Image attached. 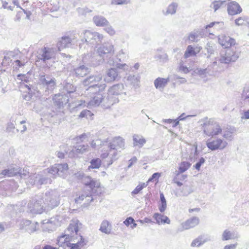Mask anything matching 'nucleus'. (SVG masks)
<instances>
[{
	"instance_id": "f257e3e1",
	"label": "nucleus",
	"mask_w": 249,
	"mask_h": 249,
	"mask_svg": "<svg viewBox=\"0 0 249 249\" xmlns=\"http://www.w3.org/2000/svg\"><path fill=\"white\" fill-rule=\"evenodd\" d=\"M204 134L208 136L213 137L222 133V128L216 121L210 119L201 124Z\"/></svg>"
},
{
	"instance_id": "f03ea898",
	"label": "nucleus",
	"mask_w": 249,
	"mask_h": 249,
	"mask_svg": "<svg viewBox=\"0 0 249 249\" xmlns=\"http://www.w3.org/2000/svg\"><path fill=\"white\" fill-rule=\"evenodd\" d=\"M207 146L211 150L223 149L227 145V142L223 139L217 138L214 140H209L206 143Z\"/></svg>"
},
{
	"instance_id": "7ed1b4c3",
	"label": "nucleus",
	"mask_w": 249,
	"mask_h": 249,
	"mask_svg": "<svg viewBox=\"0 0 249 249\" xmlns=\"http://www.w3.org/2000/svg\"><path fill=\"white\" fill-rule=\"evenodd\" d=\"M218 42L224 48H231L235 44L234 39L223 34L218 36Z\"/></svg>"
},
{
	"instance_id": "20e7f679",
	"label": "nucleus",
	"mask_w": 249,
	"mask_h": 249,
	"mask_svg": "<svg viewBox=\"0 0 249 249\" xmlns=\"http://www.w3.org/2000/svg\"><path fill=\"white\" fill-rule=\"evenodd\" d=\"M76 238L69 234H62L57 238V243L61 246H68L71 242H75Z\"/></svg>"
},
{
	"instance_id": "39448f33",
	"label": "nucleus",
	"mask_w": 249,
	"mask_h": 249,
	"mask_svg": "<svg viewBox=\"0 0 249 249\" xmlns=\"http://www.w3.org/2000/svg\"><path fill=\"white\" fill-rule=\"evenodd\" d=\"M201 50L202 48L198 45L195 46L189 45L184 53V57L185 58H187L191 56H196L197 54L200 53Z\"/></svg>"
},
{
	"instance_id": "423d86ee",
	"label": "nucleus",
	"mask_w": 249,
	"mask_h": 249,
	"mask_svg": "<svg viewBox=\"0 0 249 249\" xmlns=\"http://www.w3.org/2000/svg\"><path fill=\"white\" fill-rule=\"evenodd\" d=\"M199 223V220L196 217H192L181 224V228L183 230L193 228L197 226Z\"/></svg>"
},
{
	"instance_id": "0eeeda50",
	"label": "nucleus",
	"mask_w": 249,
	"mask_h": 249,
	"mask_svg": "<svg viewBox=\"0 0 249 249\" xmlns=\"http://www.w3.org/2000/svg\"><path fill=\"white\" fill-rule=\"evenodd\" d=\"M227 10L229 14L235 15L242 12V8L240 5L235 2H231L228 4Z\"/></svg>"
},
{
	"instance_id": "6e6552de",
	"label": "nucleus",
	"mask_w": 249,
	"mask_h": 249,
	"mask_svg": "<svg viewBox=\"0 0 249 249\" xmlns=\"http://www.w3.org/2000/svg\"><path fill=\"white\" fill-rule=\"evenodd\" d=\"M81 226V224L79 220L76 219L72 220L67 228V230L71 234L74 233L77 234Z\"/></svg>"
},
{
	"instance_id": "1a4fd4ad",
	"label": "nucleus",
	"mask_w": 249,
	"mask_h": 249,
	"mask_svg": "<svg viewBox=\"0 0 249 249\" xmlns=\"http://www.w3.org/2000/svg\"><path fill=\"white\" fill-rule=\"evenodd\" d=\"M79 239L75 242H72L68 245L70 249H80V248L83 247L85 244V239L81 235L78 236Z\"/></svg>"
},
{
	"instance_id": "9d476101",
	"label": "nucleus",
	"mask_w": 249,
	"mask_h": 249,
	"mask_svg": "<svg viewBox=\"0 0 249 249\" xmlns=\"http://www.w3.org/2000/svg\"><path fill=\"white\" fill-rule=\"evenodd\" d=\"M94 24L97 26L103 27L107 26L108 24L107 20L103 17L96 16L93 18Z\"/></svg>"
},
{
	"instance_id": "9b49d317",
	"label": "nucleus",
	"mask_w": 249,
	"mask_h": 249,
	"mask_svg": "<svg viewBox=\"0 0 249 249\" xmlns=\"http://www.w3.org/2000/svg\"><path fill=\"white\" fill-rule=\"evenodd\" d=\"M89 178V181H88L85 184L86 186H89L91 190L92 193H95L96 189L100 187V182L91 179V178L88 177Z\"/></svg>"
},
{
	"instance_id": "f8f14e48",
	"label": "nucleus",
	"mask_w": 249,
	"mask_h": 249,
	"mask_svg": "<svg viewBox=\"0 0 249 249\" xmlns=\"http://www.w3.org/2000/svg\"><path fill=\"white\" fill-rule=\"evenodd\" d=\"M153 217L159 224L165 223L170 224V220L168 217L158 213H155L153 215Z\"/></svg>"
},
{
	"instance_id": "ddd939ff",
	"label": "nucleus",
	"mask_w": 249,
	"mask_h": 249,
	"mask_svg": "<svg viewBox=\"0 0 249 249\" xmlns=\"http://www.w3.org/2000/svg\"><path fill=\"white\" fill-rule=\"evenodd\" d=\"M134 144L135 146L142 147L146 142V140L142 135L135 134L133 137Z\"/></svg>"
},
{
	"instance_id": "4468645a",
	"label": "nucleus",
	"mask_w": 249,
	"mask_h": 249,
	"mask_svg": "<svg viewBox=\"0 0 249 249\" xmlns=\"http://www.w3.org/2000/svg\"><path fill=\"white\" fill-rule=\"evenodd\" d=\"M117 71L115 69L111 68L109 69L107 73L106 81L107 82H110L114 81L117 77Z\"/></svg>"
},
{
	"instance_id": "2eb2a0df",
	"label": "nucleus",
	"mask_w": 249,
	"mask_h": 249,
	"mask_svg": "<svg viewBox=\"0 0 249 249\" xmlns=\"http://www.w3.org/2000/svg\"><path fill=\"white\" fill-rule=\"evenodd\" d=\"M52 49L48 47H44L41 49V57L43 60L46 61L52 58Z\"/></svg>"
},
{
	"instance_id": "dca6fc26",
	"label": "nucleus",
	"mask_w": 249,
	"mask_h": 249,
	"mask_svg": "<svg viewBox=\"0 0 249 249\" xmlns=\"http://www.w3.org/2000/svg\"><path fill=\"white\" fill-rule=\"evenodd\" d=\"M191 166V164L188 161H182L178 166L177 175L182 174L187 171Z\"/></svg>"
},
{
	"instance_id": "f3484780",
	"label": "nucleus",
	"mask_w": 249,
	"mask_h": 249,
	"mask_svg": "<svg viewBox=\"0 0 249 249\" xmlns=\"http://www.w3.org/2000/svg\"><path fill=\"white\" fill-rule=\"evenodd\" d=\"M168 82V79L158 77L154 81V85L157 89L164 87Z\"/></svg>"
},
{
	"instance_id": "a211bd4d",
	"label": "nucleus",
	"mask_w": 249,
	"mask_h": 249,
	"mask_svg": "<svg viewBox=\"0 0 249 249\" xmlns=\"http://www.w3.org/2000/svg\"><path fill=\"white\" fill-rule=\"evenodd\" d=\"M235 23L237 26H249V19L245 17H239L235 20Z\"/></svg>"
},
{
	"instance_id": "6ab92c4d",
	"label": "nucleus",
	"mask_w": 249,
	"mask_h": 249,
	"mask_svg": "<svg viewBox=\"0 0 249 249\" xmlns=\"http://www.w3.org/2000/svg\"><path fill=\"white\" fill-rule=\"evenodd\" d=\"M100 230L105 233H109L111 230V226L108 221L104 220L102 222Z\"/></svg>"
},
{
	"instance_id": "aec40b11",
	"label": "nucleus",
	"mask_w": 249,
	"mask_h": 249,
	"mask_svg": "<svg viewBox=\"0 0 249 249\" xmlns=\"http://www.w3.org/2000/svg\"><path fill=\"white\" fill-rule=\"evenodd\" d=\"M89 146L86 145H79L75 147L74 149L72 150V152L74 154L83 153L88 150Z\"/></svg>"
},
{
	"instance_id": "412c9836",
	"label": "nucleus",
	"mask_w": 249,
	"mask_h": 249,
	"mask_svg": "<svg viewBox=\"0 0 249 249\" xmlns=\"http://www.w3.org/2000/svg\"><path fill=\"white\" fill-rule=\"evenodd\" d=\"M102 164V161L99 158L93 159L90 161V165L89 166V169H98Z\"/></svg>"
},
{
	"instance_id": "4be33fe9",
	"label": "nucleus",
	"mask_w": 249,
	"mask_h": 249,
	"mask_svg": "<svg viewBox=\"0 0 249 249\" xmlns=\"http://www.w3.org/2000/svg\"><path fill=\"white\" fill-rule=\"evenodd\" d=\"M124 224L127 227H130L131 228L134 229L137 227V224L136 223L134 219L131 217H127L124 221Z\"/></svg>"
},
{
	"instance_id": "5701e85b",
	"label": "nucleus",
	"mask_w": 249,
	"mask_h": 249,
	"mask_svg": "<svg viewBox=\"0 0 249 249\" xmlns=\"http://www.w3.org/2000/svg\"><path fill=\"white\" fill-rule=\"evenodd\" d=\"M76 143H80L81 142H86L88 141L89 137L86 133H83L79 136H76L74 138Z\"/></svg>"
},
{
	"instance_id": "b1692460",
	"label": "nucleus",
	"mask_w": 249,
	"mask_h": 249,
	"mask_svg": "<svg viewBox=\"0 0 249 249\" xmlns=\"http://www.w3.org/2000/svg\"><path fill=\"white\" fill-rule=\"evenodd\" d=\"M58 175L66 172L68 170V165L67 163L57 164Z\"/></svg>"
},
{
	"instance_id": "393cba45",
	"label": "nucleus",
	"mask_w": 249,
	"mask_h": 249,
	"mask_svg": "<svg viewBox=\"0 0 249 249\" xmlns=\"http://www.w3.org/2000/svg\"><path fill=\"white\" fill-rule=\"evenodd\" d=\"M93 115V113L89 110L85 109L83 110L79 114V118H91L92 116Z\"/></svg>"
},
{
	"instance_id": "a878e982",
	"label": "nucleus",
	"mask_w": 249,
	"mask_h": 249,
	"mask_svg": "<svg viewBox=\"0 0 249 249\" xmlns=\"http://www.w3.org/2000/svg\"><path fill=\"white\" fill-rule=\"evenodd\" d=\"M102 80V77L100 76H90L89 78H87L85 82V83L90 82V83L92 82H99Z\"/></svg>"
},
{
	"instance_id": "bb28decb",
	"label": "nucleus",
	"mask_w": 249,
	"mask_h": 249,
	"mask_svg": "<svg viewBox=\"0 0 249 249\" xmlns=\"http://www.w3.org/2000/svg\"><path fill=\"white\" fill-rule=\"evenodd\" d=\"M16 173L14 172V171L10 170L9 169H5L3 171H2L1 173V175L3 176V177H13L16 175Z\"/></svg>"
},
{
	"instance_id": "cd10ccee",
	"label": "nucleus",
	"mask_w": 249,
	"mask_h": 249,
	"mask_svg": "<svg viewBox=\"0 0 249 249\" xmlns=\"http://www.w3.org/2000/svg\"><path fill=\"white\" fill-rule=\"evenodd\" d=\"M182 115L180 116L178 119H167L166 122L168 124H172V126L175 127L179 124V120H182L183 118H181Z\"/></svg>"
},
{
	"instance_id": "c85d7f7f",
	"label": "nucleus",
	"mask_w": 249,
	"mask_h": 249,
	"mask_svg": "<svg viewBox=\"0 0 249 249\" xmlns=\"http://www.w3.org/2000/svg\"><path fill=\"white\" fill-rule=\"evenodd\" d=\"M58 165L57 164H55L54 165L52 166L51 167L48 168V172L53 175H58Z\"/></svg>"
},
{
	"instance_id": "c756f323",
	"label": "nucleus",
	"mask_w": 249,
	"mask_h": 249,
	"mask_svg": "<svg viewBox=\"0 0 249 249\" xmlns=\"http://www.w3.org/2000/svg\"><path fill=\"white\" fill-rule=\"evenodd\" d=\"M223 3V1H214L212 3L211 7L214 10V11H216L221 7Z\"/></svg>"
},
{
	"instance_id": "7c9ffc66",
	"label": "nucleus",
	"mask_w": 249,
	"mask_h": 249,
	"mask_svg": "<svg viewBox=\"0 0 249 249\" xmlns=\"http://www.w3.org/2000/svg\"><path fill=\"white\" fill-rule=\"evenodd\" d=\"M177 5L175 3H172L169 5L166 11L167 14H173L175 13L177 10Z\"/></svg>"
},
{
	"instance_id": "2f4dec72",
	"label": "nucleus",
	"mask_w": 249,
	"mask_h": 249,
	"mask_svg": "<svg viewBox=\"0 0 249 249\" xmlns=\"http://www.w3.org/2000/svg\"><path fill=\"white\" fill-rule=\"evenodd\" d=\"M146 186V184L145 183H143L142 184H139L138 185L134 190L132 191V193L133 194H138L143 188Z\"/></svg>"
},
{
	"instance_id": "473e14b6",
	"label": "nucleus",
	"mask_w": 249,
	"mask_h": 249,
	"mask_svg": "<svg viewBox=\"0 0 249 249\" xmlns=\"http://www.w3.org/2000/svg\"><path fill=\"white\" fill-rule=\"evenodd\" d=\"M223 240H228L231 238V233L230 231L228 230H225L223 233Z\"/></svg>"
},
{
	"instance_id": "72a5a7b5",
	"label": "nucleus",
	"mask_w": 249,
	"mask_h": 249,
	"mask_svg": "<svg viewBox=\"0 0 249 249\" xmlns=\"http://www.w3.org/2000/svg\"><path fill=\"white\" fill-rule=\"evenodd\" d=\"M71 42V40L70 38L68 36H64L62 37L61 38V43L62 44H64V47H66V45L67 44H70Z\"/></svg>"
},
{
	"instance_id": "f704fd0d",
	"label": "nucleus",
	"mask_w": 249,
	"mask_h": 249,
	"mask_svg": "<svg viewBox=\"0 0 249 249\" xmlns=\"http://www.w3.org/2000/svg\"><path fill=\"white\" fill-rule=\"evenodd\" d=\"M160 176V174L159 173H155L153 174L152 177L149 178L148 180V182H151L154 179L157 180V181H158L159 178Z\"/></svg>"
},
{
	"instance_id": "c9c22d12",
	"label": "nucleus",
	"mask_w": 249,
	"mask_h": 249,
	"mask_svg": "<svg viewBox=\"0 0 249 249\" xmlns=\"http://www.w3.org/2000/svg\"><path fill=\"white\" fill-rule=\"evenodd\" d=\"M205 162V160L204 158H201L199 161L197 162L195 165V168L196 169H197L198 171L200 170V167L202 164H203Z\"/></svg>"
},
{
	"instance_id": "e433bc0d",
	"label": "nucleus",
	"mask_w": 249,
	"mask_h": 249,
	"mask_svg": "<svg viewBox=\"0 0 249 249\" xmlns=\"http://www.w3.org/2000/svg\"><path fill=\"white\" fill-rule=\"evenodd\" d=\"M138 222H140L141 224H144V223H151L153 222L152 219L149 218L145 217L143 219H140L138 220Z\"/></svg>"
},
{
	"instance_id": "4c0bfd02",
	"label": "nucleus",
	"mask_w": 249,
	"mask_h": 249,
	"mask_svg": "<svg viewBox=\"0 0 249 249\" xmlns=\"http://www.w3.org/2000/svg\"><path fill=\"white\" fill-rule=\"evenodd\" d=\"M200 245H201V242L200 241V240L199 239H197L194 240L191 244V246L192 247L199 246Z\"/></svg>"
},
{
	"instance_id": "58836bf2",
	"label": "nucleus",
	"mask_w": 249,
	"mask_h": 249,
	"mask_svg": "<svg viewBox=\"0 0 249 249\" xmlns=\"http://www.w3.org/2000/svg\"><path fill=\"white\" fill-rule=\"evenodd\" d=\"M179 69V71L185 73H187L189 71V69L186 66H180Z\"/></svg>"
},
{
	"instance_id": "ea45409f",
	"label": "nucleus",
	"mask_w": 249,
	"mask_h": 249,
	"mask_svg": "<svg viewBox=\"0 0 249 249\" xmlns=\"http://www.w3.org/2000/svg\"><path fill=\"white\" fill-rule=\"evenodd\" d=\"M106 31L111 35H113L115 34L114 30L111 26L106 28Z\"/></svg>"
},
{
	"instance_id": "a19ab883",
	"label": "nucleus",
	"mask_w": 249,
	"mask_h": 249,
	"mask_svg": "<svg viewBox=\"0 0 249 249\" xmlns=\"http://www.w3.org/2000/svg\"><path fill=\"white\" fill-rule=\"evenodd\" d=\"M166 208V202L161 203V205L159 207V210L161 212L165 211Z\"/></svg>"
},
{
	"instance_id": "79ce46f5",
	"label": "nucleus",
	"mask_w": 249,
	"mask_h": 249,
	"mask_svg": "<svg viewBox=\"0 0 249 249\" xmlns=\"http://www.w3.org/2000/svg\"><path fill=\"white\" fill-rule=\"evenodd\" d=\"M236 245L237 244L227 245L224 247V249H235Z\"/></svg>"
},
{
	"instance_id": "37998d69",
	"label": "nucleus",
	"mask_w": 249,
	"mask_h": 249,
	"mask_svg": "<svg viewBox=\"0 0 249 249\" xmlns=\"http://www.w3.org/2000/svg\"><path fill=\"white\" fill-rule=\"evenodd\" d=\"M98 141H100L99 140H96V141L95 140H92L90 142V145L91 146V147L92 148H95L96 147V146H97V144H96V142H98Z\"/></svg>"
},
{
	"instance_id": "c03bdc74",
	"label": "nucleus",
	"mask_w": 249,
	"mask_h": 249,
	"mask_svg": "<svg viewBox=\"0 0 249 249\" xmlns=\"http://www.w3.org/2000/svg\"><path fill=\"white\" fill-rule=\"evenodd\" d=\"M15 63L17 64V66L18 67H20L21 66H23L25 65L24 62H21V61L19 60H17L15 61Z\"/></svg>"
},
{
	"instance_id": "a18cd8bd",
	"label": "nucleus",
	"mask_w": 249,
	"mask_h": 249,
	"mask_svg": "<svg viewBox=\"0 0 249 249\" xmlns=\"http://www.w3.org/2000/svg\"><path fill=\"white\" fill-rule=\"evenodd\" d=\"M2 7L5 9H9L12 10L11 7L8 5V3L5 1H2Z\"/></svg>"
},
{
	"instance_id": "49530a36",
	"label": "nucleus",
	"mask_w": 249,
	"mask_h": 249,
	"mask_svg": "<svg viewBox=\"0 0 249 249\" xmlns=\"http://www.w3.org/2000/svg\"><path fill=\"white\" fill-rule=\"evenodd\" d=\"M85 69H86V67L84 66H80V67L77 68L75 70L76 73L77 74H79V71H82V70H85Z\"/></svg>"
},
{
	"instance_id": "de8ad7c7",
	"label": "nucleus",
	"mask_w": 249,
	"mask_h": 249,
	"mask_svg": "<svg viewBox=\"0 0 249 249\" xmlns=\"http://www.w3.org/2000/svg\"><path fill=\"white\" fill-rule=\"evenodd\" d=\"M200 208H194V209H190L189 210V212L191 213H193L194 212H198L200 211Z\"/></svg>"
},
{
	"instance_id": "09e8293b",
	"label": "nucleus",
	"mask_w": 249,
	"mask_h": 249,
	"mask_svg": "<svg viewBox=\"0 0 249 249\" xmlns=\"http://www.w3.org/2000/svg\"><path fill=\"white\" fill-rule=\"evenodd\" d=\"M42 249H57L55 247H53V246H51V245H45L43 248Z\"/></svg>"
},
{
	"instance_id": "8fccbe9b",
	"label": "nucleus",
	"mask_w": 249,
	"mask_h": 249,
	"mask_svg": "<svg viewBox=\"0 0 249 249\" xmlns=\"http://www.w3.org/2000/svg\"><path fill=\"white\" fill-rule=\"evenodd\" d=\"M244 118L246 119H249V110H248L244 112Z\"/></svg>"
},
{
	"instance_id": "3c124183",
	"label": "nucleus",
	"mask_w": 249,
	"mask_h": 249,
	"mask_svg": "<svg viewBox=\"0 0 249 249\" xmlns=\"http://www.w3.org/2000/svg\"><path fill=\"white\" fill-rule=\"evenodd\" d=\"M160 198L161 203L166 202L164 195L162 193L160 194Z\"/></svg>"
},
{
	"instance_id": "603ef678",
	"label": "nucleus",
	"mask_w": 249,
	"mask_h": 249,
	"mask_svg": "<svg viewBox=\"0 0 249 249\" xmlns=\"http://www.w3.org/2000/svg\"><path fill=\"white\" fill-rule=\"evenodd\" d=\"M44 83L46 85H49V84H50L51 83H53V84H55V82H54V81L53 79H51L49 81H46V80H44Z\"/></svg>"
},
{
	"instance_id": "864d4df0",
	"label": "nucleus",
	"mask_w": 249,
	"mask_h": 249,
	"mask_svg": "<svg viewBox=\"0 0 249 249\" xmlns=\"http://www.w3.org/2000/svg\"><path fill=\"white\" fill-rule=\"evenodd\" d=\"M14 5H16L17 7L20 8L21 9H22L20 6H19V0H13V1Z\"/></svg>"
},
{
	"instance_id": "5fc2aeb1",
	"label": "nucleus",
	"mask_w": 249,
	"mask_h": 249,
	"mask_svg": "<svg viewBox=\"0 0 249 249\" xmlns=\"http://www.w3.org/2000/svg\"><path fill=\"white\" fill-rule=\"evenodd\" d=\"M116 2V3L118 4H122L125 3V0H117V1Z\"/></svg>"
},
{
	"instance_id": "6e6d98bb",
	"label": "nucleus",
	"mask_w": 249,
	"mask_h": 249,
	"mask_svg": "<svg viewBox=\"0 0 249 249\" xmlns=\"http://www.w3.org/2000/svg\"><path fill=\"white\" fill-rule=\"evenodd\" d=\"M215 24V22H212L210 24L207 25L206 26V28H207L208 27H212L213 26V25Z\"/></svg>"
},
{
	"instance_id": "4d7b16f0",
	"label": "nucleus",
	"mask_w": 249,
	"mask_h": 249,
	"mask_svg": "<svg viewBox=\"0 0 249 249\" xmlns=\"http://www.w3.org/2000/svg\"><path fill=\"white\" fill-rule=\"evenodd\" d=\"M20 15H22V13L21 12H18V14H17V19L18 20L19 19V16H20Z\"/></svg>"
},
{
	"instance_id": "13d9d810",
	"label": "nucleus",
	"mask_w": 249,
	"mask_h": 249,
	"mask_svg": "<svg viewBox=\"0 0 249 249\" xmlns=\"http://www.w3.org/2000/svg\"><path fill=\"white\" fill-rule=\"evenodd\" d=\"M111 52H113V46H110V51L108 52V53H111Z\"/></svg>"
},
{
	"instance_id": "bf43d9fd",
	"label": "nucleus",
	"mask_w": 249,
	"mask_h": 249,
	"mask_svg": "<svg viewBox=\"0 0 249 249\" xmlns=\"http://www.w3.org/2000/svg\"><path fill=\"white\" fill-rule=\"evenodd\" d=\"M4 230V228L1 225H0V232L3 231Z\"/></svg>"
},
{
	"instance_id": "052dcab7",
	"label": "nucleus",
	"mask_w": 249,
	"mask_h": 249,
	"mask_svg": "<svg viewBox=\"0 0 249 249\" xmlns=\"http://www.w3.org/2000/svg\"><path fill=\"white\" fill-rule=\"evenodd\" d=\"M91 87H99L100 86L98 85V84H93V85L91 86Z\"/></svg>"
},
{
	"instance_id": "680f3d73",
	"label": "nucleus",
	"mask_w": 249,
	"mask_h": 249,
	"mask_svg": "<svg viewBox=\"0 0 249 249\" xmlns=\"http://www.w3.org/2000/svg\"><path fill=\"white\" fill-rule=\"evenodd\" d=\"M177 184H178V185H180H180H182V184H181V183H179V182H177Z\"/></svg>"
},
{
	"instance_id": "e2e57ef3",
	"label": "nucleus",
	"mask_w": 249,
	"mask_h": 249,
	"mask_svg": "<svg viewBox=\"0 0 249 249\" xmlns=\"http://www.w3.org/2000/svg\"><path fill=\"white\" fill-rule=\"evenodd\" d=\"M182 177H183L184 179L186 178V175H183V176H182Z\"/></svg>"
},
{
	"instance_id": "0e129e2a",
	"label": "nucleus",
	"mask_w": 249,
	"mask_h": 249,
	"mask_svg": "<svg viewBox=\"0 0 249 249\" xmlns=\"http://www.w3.org/2000/svg\"><path fill=\"white\" fill-rule=\"evenodd\" d=\"M190 37L192 38H194V36L191 35Z\"/></svg>"
},
{
	"instance_id": "69168bd1",
	"label": "nucleus",
	"mask_w": 249,
	"mask_h": 249,
	"mask_svg": "<svg viewBox=\"0 0 249 249\" xmlns=\"http://www.w3.org/2000/svg\"><path fill=\"white\" fill-rule=\"evenodd\" d=\"M223 138H226V135L225 134L223 135Z\"/></svg>"
},
{
	"instance_id": "338daca9",
	"label": "nucleus",
	"mask_w": 249,
	"mask_h": 249,
	"mask_svg": "<svg viewBox=\"0 0 249 249\" xmlns=\"http://www.w3.org/2000/svg\"><path fill=\"white\" fill-rule=\"evenodd\" d=\"M24 123H25L24 121H22V122H20V124H22Z\"/></svg>"
},
{
	"instance_id": "774afa93",
	"label": "nucleus",
	"mask_w": 249,
	"mask_h": 249,
	"mask_svg": "<svg viewBox=\"0 0 249 249\" xmlns=\"http://www.w3.org/2000/svg\"><path fill=\"white\" fill-rule=\"evenodd\" d=\"M231 58H230V57L228 58V60H231Z\"/></svg>"
}]
</instances>
